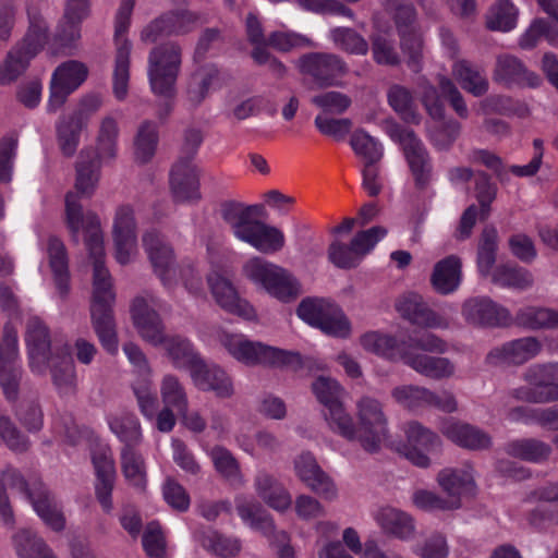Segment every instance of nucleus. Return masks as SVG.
Listing matches in <instances>:
<instances>
[{
  "label": "nucleus",
  "mask_w": 558,
  "mask_h": 558,
  "mask_svg": "<svg viewBox=\"0 0 558 558\" xmlns=\"http://www.w3.org/2000/svg\"><path fill=\"white\" fill-rule=\"evenodd\" d=\"M147 75L151 92L163 98L159 116L166 118L172 109L175 84L181 71L182 49L175 43L156 46L147 59Z\"/></svg>",
  "instance_id": "nucleus-2"
},
{
  "label": "nucleus",
  "mask_w": 558,
  "mask_h": 558,
  "mask_svg": "<svg viewBox=\"0 0 558 558\" xmlns=\"http://www.w3.org/2000/svg\"><path fill=\"white\" fill-rule=\"evenodd\" d=\"M170 185L173 197L178 202H189L201 198L198 172L194 163L179 159L170 173Z\"/></svg>",
  "instance_id": "nucleus-31"
},
{
  "label": "nucleus",
  "mask_w": 558,
  "mask_h": 558,
  "mask_svg": "<svg viewBox=\"0 0 558 558\" xmlns=\"http://www.w3.org/2000/svg\"><path fill=\"white\" fill-rule=\"evenodd\" d=\"M262 206H244L238 202H225L221 205L220 213L222 219L232 228L233 234L239 239V231L246 229L252 222V215H259Z\"/></svg>",
  "instance_id": "nucleus-48"
},
{
  "label": "nucleus",
  "mask_w": 558,
  "mask_h": 558,
  "mask_svg": "<svg viewBox=\"0 0 558 558\" xmlns=\"http://www.w3.org/2000/svg\"><path fill=\"white\" fill-rule=\"evenodd\" d=\"M505 451L510 457L533 463H541L549 458L551 447L536 438H522L507 442Z\"/></svg>",
  "instance_id": "nucleus-43"
},
{
  "label": "nucleus",
  "mask_w": 558,
  "mask_h": 558,
  "mask_svg": "<svg viewBox=\"0 0 558 558\" xmlns=\"http://www.w3.org/2000/svg\"><path fill=\"white\" fill-rule=\"evenodd\" d=\"M452 76L460 86L475 97L485 95L488 90V80L484 71L466 59H457L451 68Z\"/></svg>",
  "instance_id": "nucleus-40"
},
{
  "label": "nucleus",
  "mask_w": 558,
  "mask_h": 558,
  "mask_svg": "<svg viewBox=\"0 0 558 558\" xmlns=\"http://www.w3.org/2000/svg\"><path fill=\"white\" fill-rule=\"evenodd\" d=\"M3 482L16 489L27 501L43 522L53 531H62L65 518L54 497L40 480L26 482L15 469L8 466L2 471Z\"/></svg>",
  "instance_id": "nucleus-3"
},
{
  "label": "nucleus",
  "mask_w": 558,
  "mask_h": 558,
  "mask_svg": "<svg viewBox=\"0 0 558 558\" xmlns=\"http://www.w3.org/2000/svg\"><path fill=\"white\" fill-rule=\"evenodd\" d=\"M85 151L76 166V193L65 196V226L76 243L84 239L88 258L93 266L92 324L102 348L114 354L118 352V338L113 319L116 294L112 279L105 265L104 233L99 217L90 210L84 211L80 196L92 197L100 179L98 161L86 160Z\"/></svg>",
  "instance_id": "nucleus-1"
},
{
  "label": "nucleus",
  "mask_w": 558,
  "mask_h": 558,
  "mask_svg": "<svg viewBox=\"0 0 558 558\" xmlns=\"http://www.w3.org/2000/svg\"><path fill=\"white\" fill-rule=\"evenodd\" d=\"M113 240L118 263L128 264L136 252V216L129 206H122L117 211Z\"/></svg>",
  "instance_id": "nucleus-27"
},
{
  "label": "nucleus",
  "mask_w": 558,
  "mask_h": 558,
  "mask_svg": "<svg viewBox=\"0 0 558 558\" xmlns=\"http://www.w3.org/2000/svg\"><path fill=\"white\" fill-rule=\"evenodd\" d=\"M235 509L241 520L251 529L259 531L265 536L275 533L272 518L253 497L238 496L235 498Z\"/></svg>",
  "instance_id": "nucleus-37"
},
{
  "label": "nucleus",
  "mask_w": 558,
  "mask_h": 558,
  "mask_svg": "<svg viewBox=\"0 0 558 558\" xmlns=\"http://www.w3.org/2000/svg\"><path fill=\"white\" fill-rule=\"evenodd\" d=\"M254 489L270 508L286 511L292 505L290 493L266 470H259L254 477Z\"/></svg>",
  "instance_id": "nucleus-33"
},
{
  "label": "nucleus",
  "mask_w": 558,
  "mask_h": 558,
  "mask_svg": "<svg viewBox=\"0 0 558 558\" xmlns=\"http://www.w3.org/2000/svg\"><path fill=\"white\" fill-rule=\"evenodd\" d=\"M29 27L22 44L9 52L5 61L0 66V83L9 84L15 81L27 68L29 60L34 58L47 41V24L41 15L28 10Z\"/></svg>",
  "instance_id": "nucleus-6"
},
{
  "label": "nucleus",
  "mask_w": 558,
  "mask_h": 558,
  "mask_svg": "<svg viewBox=\"0 0 558 558\" xmlns=\"http://www.w3.org/2000/svg\"><path fill=\"white\" fill-rule=\"evenodd\" d=\"M400 45L407 59L408 66L415 73L420 72L423 64V38L415 31L409 34L400 35Z\"/></svg>",
  "instance_id": "nucleus-62"
},
{
  "label": "nucleus",
  "mask_w": 558,
  "mask_h": 558,
  "mask_svg": "<svg viewBox=\"0 0 558 558\" xmlns=\"http://www.w3.org/2000/svg\"><path fill=\"white\" fill-rule=\"evenodd\" d=\"M293 469L298 478L315 494L329 501L338 497L333 480L320 468L313 453L304 451L298 454Z\"/></svg>",
  "instance_id": "nucleus-17"
},
{
  "label": "nucleus",
  "mask_w": 558,
  "mask_h": 558,
  "mask_svg": "<svg viewBox=\"0 0 558 558\" xmlns=\"http://www.w3.org/2000/svg\"><path fill=\"white\" fill-rule=\"evenodd\" d=\"M25 341L28 350L29 367L34 374H45L50 353V339L47 327L36 316L29 317L26 326Z\"/></svg>",
  "instance_id": "nucleus-23"
},
{
  "label": "nucleus",
  "mask_w": 558,
  "mask_h": 558,
  "mask_svg": "<svg viewBox=\"0 0 558 558\" xmlns=\"http://www.w3.org/2000/svg\"><path fill=\"white\" fill-rule=\"evenodd\" d=\"M295 65L302 75L311 77L320 87L335 85L348 73L343 59L331 52L304 53L298 59Z\"/></svg>",
  "instance_id": "nucleus-12"
},
{
  "label": "nucleus",
  "mask_w": 558,
  "mask_h": 558,
  "mask_svg": "<svg viewBox=\"0 0 558 558\" xmlns=\"http://www.w3.org/2000/svg\"><path fill=\"white\" fill-rule=\"evenodd\" d=\"M142 545L148 558H168L166 537L157 521L146 525L142 535Z\"/></svg>",
  "instance_id": "nucleus-61"
},
{
  "label": "nucleus",
  "mask_w": 558,
  "mask_h": 558,
  "mask_svg": "<svg viewBox=\"0 0 558 558\" xmlns=\"http://www.w3.org/2000/svg\"><path fill=\"white\" fill-rule=\"evenodd\" d=\"M437 483L447 494L446 500L452 509L461 507V498L474 493L476 488L474 470L469 463L459 468L442 469L437 475Z\"/></svg>",
  "instance_id": "nucleus-20"
},
{
  "label": "nucleus",
  "mask_w": 558,
  "mask_h": 558,
  "mask_svg": "<svg viewBox=\"0 0 558 558\" xmlns=\"http://www.w3.org/2000/svg\"><path fill=\"white\" fill-rule=\"evenodd\" d=\"M210 457L216 471L230 484L234 486L244 485L245 480L241 472L240 464L231 451L221 446H215L211 449Z\"/></svg>",
  "instance_id": "nucleus-49"
},
{
  "label": "nucleus",
  "mask_w": 558,
  "mask_h": 558,
  "mask_svg": "<svg viewBox=\"0 0 558 558\" xmlns=\"http://www.w3.org/2000/svg\"><path fill=\"white\" fill-rule=\"evenodd\" d=\"M498 232L494 227H486L480 239L477 250V268L483 277L490 275L496 262Z\"/></svg>",
  "instance_id": "nucleus-52"
},
{
  "label": "nucleus",
  "mask_w": 558,
  "mask_h": 558,
  "mask_svg": "<svg viewBox=\"0 0 558 558\" xmlns=\"http://www.w3.org/2000/svg\"><path fill=\"white\" fill-rule=\"evenodd\" d=\"M522 377L529 385L534 386L535 388H542L538 392H551L558 395V384L554 363L533 364L525 369Z\"/></svg>",
  "instance_id": "nucleus-53"
},
{
  "label": "nucleus",
  "mask_w": 558,
  "mask_h": 558,
  "mask_svg": "<svg viewBox=\"0 0 558 558\" xmlns=\"http://www.w3.org/2000/svg\"><path fill=\"white\" fill-rule=\"evenodd\" d=\"M404 364L416 373L434 380L448 379L456 374V365L450 359L412 352L411 350L405 355Z\"/></svg>",
  "instance_id": "nucleus-32"
},
{
  "label": "nucleus",
  "mask_w": 558,
  "mask_h": 558,
  "mask_svg": "<svg viewBox=\"0 0 558 558\" xmlns=\"http://www.w3.org/2000/svg\"><path fill=\"white\" fill-rule=\"evenodd\" d=\"M142 338L153 345L163 344L174 367L187 369L190 375L202 362L201 356L194 351L193 345L186 339L173 337L166 339L159 316L154 310L142 305Z\"/></svg>",
  "instance_id": "nucleus-7"
},
{
  "label": "nucleus",
  "mask_w": 558,
  "mask_h": 558,
  "mask_svg": "<svg viewBox=\"0 0 558 558\" xmlns=\"http://www.w3.org/2000/svg\"><path fill=\"white\" fill-rule=\"evenodd\" d=\"M461 281L462 265L458 256L450 255L435 264L430 275V284L438 294L453 293L460 287Z\"/></svg>",
  "instance_id": "nucleus-36"
},
{
  "label": "nucleus",
  "mask_w": 558,
  "mask_h": 558,
  "mask_svg": "<svg viewBox=\"0 0 558 558\" xmlns=\"http://www.w3.org/2000/svg\"><path fill=\"white\" fill-rule=\"evenodd\" d=\"M350 145L357 156L365 159L366 165H374L383 157L381 145L362 130L353 133Z\"/></svg>",
  "instance_id": "nucleus-57"
},
{
  "label": "nucleus",
  "mask_w": 558,
  "mask_h": 558,
  "mask_svg": "<svg viewBox=\"0 0 558 558\" xmlns=\"http://www.w3.org/2000/svg\"><path fill=\"white\" fill-rule=\"evenodd\" d=\"M221 343L235 360L250 366H289L301 363V356L298 353L254 342L242 335H223Z\"/></svg>",
  "instance_id": "nucleus-8"
},
{
  "label": "nucleus",
  "mask_w": 558,
  "mask_h": 558,
  "mask_svg": "<svg viewBox=\"0 0 558 558\" xmlns=\"http://www.w3.org/2000/svg\"><path fill=\"white\" fill-rule=\"evenodd\" d=\"M391 136L400 142L405 158L414 175L415 184L424 189L432 179V163L428 153L422 141L411 130L396 125L391 130Z\"/></svg>",
  "instance_id": "nucleus-15"
},
{
  "label": "nucleus",
  "mask_w": 558,
  "mask_h": 558,
  "mask_svg": "<svg viewBox=\"0 0 558 558\" xmlns=\"http://www.w3.org/2000/svg\"><path fill=\"white\" fill-rule=\"evenodd\" d=\"M144 242L154 271L165 286L171 287L177 276L172 248L155 232L147 233Z\"/></svg>",
  "instance_id": "nucleus-28"
},
{
  "label": "nucleus",
  "mask_w": 558,
  "mask_h": 558,
  "mask_svg": "<svg viewBox=\"0 0 558 558\" xmlns=\"http://www.w3.org/2000/svg\"><path fill=\"white\" fill-rule=\"evenodd\" d=\"M160 395L162 402L167 407L177 409H185L189 407V399L183 385L174 375L168 374L163 376L160 385Z\"/></svg>",
  "instance_id": "nucleus-58"
},
{
  "label": "nucleus",
  "mask_w": 558,
  "mask_h": 558,
  "mask_svg": "<svg viewBox=\"0 0 558 558\" xmlns=\"http://www.w3.org/2000/svg\"><path fill=\"white\" fill-rule=\"evenodd\" d=\"M514 322L518 326L532 330L558 328V311L539 306H524L517 312Z\"/></svg>",
  "instance_id": "nucleus-45"
},
{
  "label": "nucleus",
  "mask_w": 558,
  "mask_h": 558,
  "mask_svg": "<svg viewBox=\"0 0 558 558\" xmlns=\"http://www.w3.org/2000/svg\"><path fill=\"white\" fill-rule=\"evenodd\" d=\"M518 10L510 0H499L489 11L486 25L492 31L509 32L517 25Z\"/></svg>",
  "instance_id": "nucleus-54"
},
{
  "label": "nucleus",
  "mask_w": 558,
  "mask_h": 558,
  "mask_svg": "<svg viewBox=\"0 0 558 558\" xmlns=\"http://www.w3.org/2000/svg\"><path fill=\"white\" fill-rule=\"evenodd\" d=\"M312 390L317 398V400L325 407L328 408L330 405L337 404L340 401V398L343 393L342 387L338 384L337 380L319 376L313 384Z\"/></svg>",
  "instance_id": "nucleus-63"
},
{
  "label": "nucleus",
  "mask_w": 558,
  "mask_h": 558,
  "mask_svg": "<svg viewBox=\"0 0 558 558\" xmlns=\"http://www.w3.org/2000/svg\"><path fill=\"white\" fill-rule=\"evenodd\" d=\"M13 546L19 558H57L45 539L31 530L16 532Z\"/></svg>",
  "instance_id": "nucleus-42"
},
{
  "label": "nucleus",
  "mask_w": 558,
  "mask_h": 558,
  "mask_svg": "<svg viewBox=\"0 0 558 558\" xmlns=\"http://www.w3.org/2000/svg\"><path fill=\"white\" fill-rule=\"evenodd\" d=\"M92 461L95 468L96 496L106 512L112 509L111 494L113 489L116 469L112 453L106 445H99L92 451Z\"/></svg>",
  "instance_id": "nucleus-24"
},
{
  "label": "nucleus",
  "mask_w": 558,
  "mask_h": 558,
  "mask_svg": "<svg viewBox=\"0 0 558 558\" xmlns=\"http://www.w3.org/2000/svg\"><path fill=\"white\" fill-rule=\"evenodd\" d=\"M357 442L369 453H376L390 439L389 420L383 403L371 396L361 397L355 403Z\"/></svg>",
  "instance_id": "nucleus-4"
},
{
  "label": "nucleus",
  "mask_w": 558,
  "mask_h": 558,
  "mask_svg": "<svg viewBox=\"0 0 558 558\" xmlns=\"http://www.w3.org/2000/svg\"><path fill=\"white\" fill-rule=\"evenodd\" d=\"M440 433L454 445L469 450H486L493 445L492 436L484 429L454 418L440 424Z\"/></svg>",
  "instance_id": "nucleus-25"
},
{
  "label": "nucleus",
  "mask_w": 558,
  "mask_h": 558,
  "mask_svg": "<svg viewBox=\"0 0 558 558\" xmlns=\"http://www.w3.org/2000/svg\"><path fill=\"white\" fill-rule=\"evenodd\" d=\"M193 384L202 391H211L216 397L228 399L234 395L231 377L216 364H207L202 360L190 375Z\"/></svg>",
  "instance_id": "nucleus-29"
},
{
  "label": "nucleus",
  "mask_w": 558,
  "mask_h": 558,
  "mask_svg": "<svg viewBox=\"0 0 558 558\" xmlns=\"http://www.w3.org/2000/svg\"><path fill=\"white\" fill-rule=\"evenodd\" d=\"M390 107L408 123L420 122V116L416 112L414 98L410 89L407 87L395 84L387 94Z\"/></svg>",
  "instance_id": "nucleus-50"
},
{
  "label": "nucleus",
  "mask_w": 558,
  "mask_h": 558,
  "mask_svg": "<svg viewBox=\"0 0 558 558\" xmlns=\"http://www.w3.org/2000/svg\"><path fill=\"white\" fill-rule=\"evenodd\" d=\"M199 22V14L189 10H174L155 19L145 29V37L151 41L162 36L184 35Z\"/></svg>",
  "instance_id": "nucleus-26"
},
{
  "label": "nucleus",
  "mask_w": 558,
  "mask_h": 558,
  "mask_svg": "<svg viewBox=\"0 0 558 558\" xmlns=\"http://www.w3.org/2000/svg\"><path fill=\"white\" fill-rule=\"evenodd\" d=\"M47 257L52 271L56 289L61 296H65L70 289L69 263L65 246L59 238H49Z\"/></svg>",
  "instance_id": "nucleus-38"
},
{
  "label": "nucleus",
  "mask_w": 558,
  "mask_h": 558,
  "mask_svg": "<svg viewBox=\"0 0 558 558\" xmlns=\"http://www.w3.org/2000/svg\"><path fill=\"white\" fill-rule=\"evenodd\" d=\"M239 233V240L264 254L277 253L286 243L284 234L280 229L256 219H253L247 228Z\"/></svg>",
  "instance_id": "nucleus-30"
},
{
  "label": "nucleus",
  "mask_w": 558,
  "mask_h": 558,
  "mask_svg": "<svg viewBox=\"0 0 558 558\" xmlns=\"http://www.w3.org/2000/svg\"><path fill=\"white\" fill-rule=\"evenodd\" d=\"M493 78L508 87H537L542 83L538 74L529 70L520 58L510 53H500L496 57Z\"/></svg>",
  "instance_id": "nucleus-21"
},
{
  "label": "nucleus",
  "mask_w": 558,
  "mask_h": 558,
  "mask_svg": "<svg viewBox=\"0 0 558 558\" xmlns=\"http://www.w3.org/2000/svg\"><path fill=\"white\" fill-rule=\"evenodd\" d=\"M76 121L69 118L62 119L57 126L58 144L63 155L73 156L80 143L81 132L86 126H78Z\"/></svg>",
  "instance_id": "nucleus-60"
},
{
  "label": "nucleus",
  "mask_w": 558,
  "mask_h": 558,
  "mask_svg": "<svg viewBox=\"0 0 558 558\" xmlns=\"http://www.w3.org/2000/svg\"><path fill=\"white\" fill-rule=\"evenodd\" d=\"M403 432L405 444L402 446L401 453L412 464L418 468H428L430 465L428 454L440 448V437L417 421L405 423Z\"/></svg>",
  "instance_id": "nucleus-13"
},
{
  "label": "nucleus",
  "mask_w": 558,
  "mask_h": 558,
  "mask_svg": "<svg viewBox=\"0 0 558 558\" xmlns=\"http://www.w3.org/2000/svg\"><path fill=\"white\" fill-rule=\"evenodd\" d=\"M375 521L384 533L401 541L411 539L415 534V521L408 512L393 507H383L375 513Z\"/></svg>",
  "instance_id": "nucleus-34"
},
{
  "label": "nucleus",
  "mask_w": 558,
  "mask_h": 558,
  "mask_svg": "<svg viewBox=\"0 0 558 558\" xmlns=\"http://www.w3.org/2000/svg\"><path fill=\"white\" fill-rule=\"evenodd\" d=\"M428 388L416 385L398 386L391 390V397L402 408L416 411L426 408Z\"/></svg>",
  "instance_id": "nucleus-56"
},
{
  "label": "nucleus",
  "mask_w": 558,
  "mask_h": 558,
  "mask_svg": "<svg viewBox=\"0 0 558 558\" xmlns=\"http://www.w3.org/2000/svg\"><path fill=\"white\" fill-rule=\"evenodd\" d=\"M218 75L219 71L215 65H206L193 74L186 90V99L191 106L197 107L206 99Z\"/></svg>",
  "instance_id": "nucleus-47"
},
{
  "label": "nucleus",
  "mask_w": 558,
  "mask_h": 558,
  "mask_svg": "<svg viewBox=\"0 0 558 558\" xmlns=\"http://www.w3.org/2000/svg\"><path fill=\"white\" fill-rule=\"evenodd\" d=\"M19 341L16 329L8 323L4 326L3 343L0 348V386L5 398L14 401L17 397L22 375L17 363Z\"/></svg>",
  "instance_id": "nucleus-14"
},
{
  "label": "nucleus",
  "mask_w": 558,
  "mask_h": 558,
  "mask_svg": "<svg viewBox=\"0 0 558 558\" xmlns=\"http://www.w3.org/2000/svg\"><path fill=\"white\" fill-rule=\"evenodd\" d=\"M87 74L86 65L75 60L58 66L51 78L48 110L54 112L61 108L68 96L85 82Z\"/></svg>",
  "instance_id": "nucleus-16"
},
{
  "label": "nucleus",
  "mask_w": 558,
  "mask_h": 558,
  "mask_svg": "<svg viewBox=\"0 0 558 558\" xmlns=\"http://www.w3.org/2000/svg\"><path fill=\"white\" fill-rule=\"evenodd\" d=\"M324 418L331 432L349 441L357 442V427L342 402L325 408Z\"/></svg>",
  "instance_id": "nucleus-44"
},
{
  "label": "nucleus",
  "mask_w": 558,
  "mask_h": 558,
  "mask_svg": "<svg viewBox=\"0 0 558 558\" xmlns=\"http://www.w3.org/2000/svg\"><path fill=\"white\" fill-rule=\"evenodd\" d=\"M135 0H122L114 26V41L117 46L116 64L113 72V93L117 99L123 100L128 95L129 57L131 46L125 37L130 25V17Z\"/></svg>",
  "instance_id": "nucleus-11"
},
{
  "label": "nucleus",
  "mask_w": 558,
  "mask_h": 558,
  "mask_svg": "<svg viewBox=\"0 0 558 558\" xmlns=\"http://www.w3.org/2000/svg\"><path fill=\"white\" fill-rule=\"evenodd\" d=\"M328 259L337 268L352 269L360 265L361 257L353 250V245H347L340 241H333L328 248Z\"/></svg>",
  "instance_id": "nucleus-64"
},
{
  "label": "nucleus",
  "mask_w": 558,
  "mask_h": 558,
  "mask_svg": "<svg viewBox=\"0 0 558 558\" xmlns=\"http://www.w3.org/2000/svg\"><path fill=\"white\" fill-rule=\"evenodd\" d=\"M195 538L204 549L219 558H233L242 549L238 537L222 534L216 530H199L194 533Z\"/></svg>",
  "instance_id": "nucleus-41"
},
{
  "label": "nucleus",
  "mask_w": 558,
  "mask_h": 558,
  "mask_svg": "<svg viewBox=\"0 0 558 558\" xmlns=\"http://www.w3.org/2000/svg\"><path fill=\"white\" fill-rule=\"evenodd\" d=\"M360 343L366 351L375 353L390 361H403L410 352V345L407 341H400L396 337L380 333L378 331H369L360 338Z\"/></svg>",
  "instance_id": "nucleus-35"
},
{
  "label": "nucleus",
  "mask_w": 558,
  "mask_h": 558,
  "mask_svg": "<svg viewBox=\"0 0 558 558\" xmlns=\"http://www.w3.org/2000/svg\"><path fill=\"white\" fill-rule=\"evenodd\" d=\"M81 23L63 17L57 27L54 34L51 51L52 53L66 52L75 46V43L81 38Z\"/></svg>",
  "instance_id": "nucleus-59"
},
{
  "label": "nucleus",
  "mask_w": 558,
  "mask_h": 558,
  "mask_svg": "<svg viewBox=\"0 0 558 558\" xmlns=\"http://www.w3.org/2000/svg\"><path fill=\"white\" fill-rule=\"evenodd\" d=\"M373 60L379 65L396 66L400 64V56L392 37L386 33H376L371 37Z\"/></svg>",
  "instance_id": "nucleus-55"
},
{
  "label": "nucleus",
  "mask_w": 558,
  "mask_h": 558,
  "mask_svg": "<svg viewBox=\"0 0 558 558\" xmlns=\"http://www.w3.org/2000/svg\"><path fill=\"white\" fill-rule=\"evenodd\" d=\"M207 282L216 303L226 312L246 320L256 318L254 307L239 296L233 284L219 274H211Z\"/></svg>",
  "instance_id": "nucleus-22"
},
{
  "label": "nucleus",
  "mask_w": 558,
  "mask_h": 558,
  "mask_svg": "<svg viewBox=\"0 0 558 558\" xmlns=\"http://www.w3.org/2000/svg\"><path fill=\"white\" fill-rule=\"evenodd\" d=\"M542 349L543 344L537 338L522 337L493 348L487 353L485 363L490 366H519L536 357Z\"/></svg>",
  "instance_id": "nucleus-18"
},
{
  "label": "nucleus",
  "mask_w": 558,
  "mask_h": 558,
  "mask_svg": "<svg viewBox=\"0 0 558 558\" xmlns=\"http://www.w3.org/2000/svg\"><path fill=\"white\" fill-rule=\"evenodd\" d=\"M462 316L475 326L505 327L512 322L510 312L486 296L466 300L462 305Z\"/></svg>",
  "instance_id": "nucleus-19"
},
{
  "label": "nucleus",
  "mask_w": 558,
  "mask_h": 558,
  "mask_svg": "<svg viewBox=\"0 0 558 558\" xmlns=\"http://www.w3.org/2000/svg\"><path fill=\"white\" fill-rule=\"evenodd\" d=\"M492 281L504 288L526 290L533 286L534 277L523 267L501 265L492 272Z\"/></svg>",
  "instance_id": "nucleus-46"
},
{
  "label": "nucleus",
  "mask_w": 558,
  "mask_h": 558,
  "mask_svg": "<svg viewBox=\"0 0 558 558\" xmlns=\"http://www.w3.org/2000/svg\"><path fill=\"white\" fill-rule=\"evenodd\" d=\"M329 39L339 49L356 56H365L369 46L367 40L350 27H335L329 31Z\"/></svg>",
  "instance_id": "nucleus-51"
},
{
  "label": "nucleus",
  "mask_w": 558,
  "mask_h": 558,
  "mask_svg": "<svg viewBox=\"0 0 558 558\" xmlns=\"http://www.w3.org/2000/svg\"><path fill=\"white\" fill-rule=\"evenodd\" d=\"M51 366L53 385L61 396H71L76 391V374L73 360L68 350L56 353L48 360Z\"/></svg>",
  "instance_id": "nucleus-39"
},
{
  "label": "nucleus",
  "mask_w": 558,
  "mask_h": 558,
  "mask_svg": "<svg viewBox=\"0 0 558 558\" xmlns=\"http://www.w3.org/2000/svg\"><path fill=\"white\" fill-rule=\"evenodd\" d=\"M245 277L259 289L282 302L300 294V283L286 268L260 257L248 259L243 266Z\"/></svg>",
  "instance_id": "nucleus-5"
},
{
  "label": "nucleus",
  "mask_w": 558,
  "mask_h": 558,
  "mask_svg": "<svg viewBox=\"0 0 558 558\" xmlns=\"http://www.w3.org/2000/svg\"><path fill=\"white\" fill-rule=\"evenodd\" d=\"M111 432L124 444L121 451V466L125 480L130 485L140 484V463L137 458V442L140 429L133 414L122 413L108 421Z\"/></svg>",
  "instance_id": "nucleus-10"
},
{
  "label": "nucleus",
  "mask_w": 558,
  "mask_h": 558,
  "mask_svg": "<svg viewBox=\"0 0 558 558\" xmlns=\"http://www.w3.org/2000/svg\"><path fill=\"white\" fill-rule=\"evenodd\" d=\"M298 316L308 325L319 328L327 335L347 337L350 335V323L342 310L326 299L307 298L298 306Z\"/></svg>",
  "instance_id": "nucleus-9"
}]
</instances>
